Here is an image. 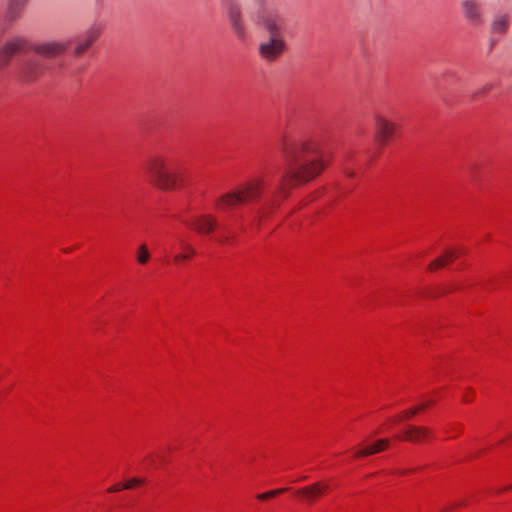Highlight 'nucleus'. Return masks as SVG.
Instances as JSON below:
<instances>
[{"label":"nucleus","mask_w":512,"mask_h":512,"mask_svg":"<svg viewBox=\"0 0 512 512\" xmlns=\"http://www.w3.org/2000/svg\"><path fill=\"white\" fill-rule=\"evenodd\" d=\"M456 257V252L453 250H448L444 253V255L436 258L434 261H432L429 266L428 270L434 271L436 269H439L443 267L448 261H452Z\"/></svg>","instance_id":"obj_19"},{"label":"nucleus","mask_w":512,"mask_h":512,"mask_svg":"<svg viewBox=\"0 0 512 512\" xmlns=\"http://www.w3.org/2000/svg\"><path fill=\"white\" fill-rule=\"evenodd\" d=\"M45 71L44 64L39 60H28L19 68L20 77L26 82H32L42 76Z\"/></svg>","instance_id":"obj_12"},{"label":"nucleus","mask_w":512,"mask_h":512,"mask_svg":"<svg viewBox=\"0 0 512 512\" xmlns=\"http://www.w3.org/2000/svg\"><path fill=\"white\" fill-rule=\"evenodd\" d=\"M281 151L287 169L279 183V191L287 196V190L307 182L321 173L325 164L318 143L311 139L291 138L284 141Z\"/></svg>","instance_id":"obj_1"},{"label":"nucleus","mask_w":512,"mask_h":512,"mask_svg":"<svg viewBox=\"0 0 512 512\" xmlns=\"http://www.w3.org/2000/svg\"><path fill=\"white\" fill-rule=\"evenodd\" d=\"M389 445L388 439H379L375 443L368 445L355 452V457H366L381 452Z\"/></svg>","instance_id":"obj_15"},{"label":"nucleus","mask_w":512,"mask_h":512,"mask_svg":"<svg viewBox=\"0 0 512 512\" xmlns=\"http://www.w3.org/2000/svg\"><path fill=\"white\" fill-rule=\"evenodd\" d=\"M252 3L250 20L269 33L268 39L259 44V54L265 61L274 62L286 48L285 40L281 35L283 18L269 0H252Z\"/></svg>","instance_id":"obj_2"},{"label":"nucleus","mask_w":512,"mask_h":512,"mask_svg":"<svg viewBox=\"0 0 512 512\" xmlns=\"http://www.w3.org/2000/svg\"><path fill=\"white\" fill-rule=\"evenodd\" d=\"M150 258L151 254L148 249V246L145 243L140 244L135 251L136 261L141 265H145L148 263Z\"/></svg>","instance_id":"obj_20"},{"label":"nucleus","mask_w":512,"mask_h":512,"mask_svg":"<svg viewBox=\"0 0 512 512\" xmlns=\"http://www.w3.org/2000/svg\"><path fill=\"white\" fill-rule=\"evenodd\" d=\"M345 174H346L348 177H353L354 172H353V171H350V170H346V171H345Z\"/></svg>","instance_id":"obj_27"},{"label":"nucleus","mask_w":512,"mask_h":512,"mask_svg":"<svg viewBox=\"0 0 512 512\" xmlns=\"http://www.w3.org/2000/svg\"><path fill=\"white\" fill-rule=\"evenodd\" d=\"M509 25V16L506 14H500L494 17L491 23V29L494 33L504 34L507 31Z\"/></svg>","instance_id":"obj_17"},{"label":"nucleus","mask_w":512,"mask_h":512,"mask_svg":"<svg viewBox=\"0 0 512 512\" xmlns=\"http://www.w3.org/2000/svg\"><path fill=\"white\" fill-rule=\"evenodd\" d=\"M223 7L232 32L239 40L244 41L248 36V26L241 4L236 0H224Z\"/></svg>","instance_id":"obj_5"},{"label":"nucleus","mask_w":512,"mask_h":512,"mask_svg":"<svg viewBox=\"0 0 512 512\" xmlns=\"http://www.w3.org/2000/svg\"><path fill=\"white\" fill-rule=\"evenodd\" d=\"M430 404H432V402L423 403V404H421V405L417 406L416 408H418V409H419V411H421V410H424V409H425L427 406H429Z\"/></svg>","instance_id":"obj_26"},{"label":"nucleus","mask_w":512,"mask_h":512,"mask_svg":"<svg viewBox=\"0 0 512 512\" xmlns=\"http://www.w3.org/2000/svg\"><path fill=\"white\" fill-rule=\"evenodd\" d=\"M428 435L429 430L425 427L409 426L408 429L405 431L404 439L412 442H418L421 439L427 437Z\"/></svg>","instance_id":"obj_16"},{"label":"nucleus","mask_w":512,"mask_h":512,"mask_svg":"<svg viewBox=\"0 0 512 512\" xmlns=\"http://www.w3.org/2000/svg\"><path fill=\"white\" fill-rule=\"evenodd\" d=\"M179 245L181 249L183 250V253L176 254L174 256L175 262H181L189 259L191 256L196 254L195 249L187 243L183 238L178 239Z\"/></svg>","instance_id":"obj_18"},{"label":"nucleus","mask_w":512,"mask_h":512,"mask_svg":"<svg viewBox=\"0 0 512 512\" xmlns=\"http://www.w3.org/2000/svg\"><path fill=\"white\" fill-rule=\"evenodd\" d=\"M144 483V480L143 479H140V478H132L130 479L129 481H127L122 488L124 489H131L132 487H134L135 485H140Z\"/></svg>","instance_id":"obj_23"},{"label":"nucleus","mask_w":512,"mask_h":512,"mask_svg":"<svg viewBox=\"0 0 512 512\" xmlns=\"http://www.w3.org/2000/svg\"><path fill=\"white\" fill-rule=\"evenodd\" d=\"M145 170L151 183L160 190H175L182 182L180 164L173 158L162 155L152 156L147 161Z\"/></svg>","instance_id":"obj_3"},{"label":"nucleus","mask_w":512,"mask_h":512,"mask_svg":"<svg viewBox=\"0 0 512 512\" xmlns=\"http://www.w3.org/2000/svg\"><path fill=\"white\" fill-rule=\"evenodd\" d=\"M375 122V140L385 145L388 140L394 135L397 125L383 116L376 114L374 117Z\"/></svg>","instance_id":"obj_9"},{"label":"nucleus","mask_w":512,"mask_h":512,"mask_svg":"<svg viewBox=\"0 0 512 512\" xmlns=\"http://www.w3.org/2000/svg\"><path fill=\"white\" fill-rule=\"evenodd\" d=\"M263 182L260 179L247 181L237 187L236 190L223 194L217 201L219 208L225 209L237 204L246 203L260 197Z\"/></svg>","instance_id":"obj_4"},{"label":"nucleus","mask_w":512,"mask_h":512,"mask_svg":"<svg viewBox=\"0 0 512 512\" xmlns=\"http://www.w3.org/2000/svg\"><path fill=\"white\" fill-rule=\"evenodd\" d=\"M329 489V485L325 482H315L310 485L301 487L295 491V494L302 502L311 505L317 501Z\"/></svg>","instance_id":"obj_8"},{"label":"nucleus","mask_w":512,"mask_h":512,"mask_svg":"<svg viewBox=\"0 0 512 512\" xmlns=\"http://www.w3.org/2000/svg\"><path fill=\"white\" fill-rule=\"evenodd\" d=\"M120 490H121V486H119V485H117V484H116V485L111 486V487L108 489V492H111V493H112V492H118V491H120Z\"/></svg>","instance_id":"obj_25"},{"label":"nucleus","mask_w":512,"mask_h":512,"mask_svg":"<svg viewBox=\"0 0 512 512\" xmlns=\"http://www.w3.org/2000/svg\"><path fill=\"white\" fill-rule=\"evenodd\" d=\"M69 41L50 40L36 43L32 46V50L39 56L44 58H55L64 54L68 48Z\"/></svg>","instance_id":"obj_7"},{"label":"nucleus","mask_w":512,"mask_h":512,"mask_svg":"<svg viewBox=\"0 0 512 512\" xmlns=\"http://www.w3.org/2000/svg\"><path fill=\"white\" fill-rule=\"evenodd\" d=\"M28 0H8L6 18L15 21L20 18Z\"/></svg>","instance_id":"obj_14"},{"label":"nucleus","mask_w":512,"mask_h":512,"mask_svg":"<svg viewBox=\"0 0 512 512\" xmlns=\"http://www.w3.org/2000/svg\"><path fill=\"white\" fill-rule=\"evenodd\" d=\"M100 34L99 29L91 27L87 29L82 35L75 38L73 56L81 57L96 41Z\"/></svg>","instance_id":"obj_10"},{"label":"nucleus","mask_w":512,"mask_h":512,"mask_svg":"<svg viewBox=\"0 0 512 512\" xmlns=\"http://www.w3.org/2000/svg\"><path fill=\"white\" fill-rule=\"evenodd\" d=\"M269 209H270V207L268 206V207L263 208V209L258 211L256 219H255V222H256L257 225H259L261 220H262V218L265 217L266 214L269 213Z\"/></svg>","instance_id":"obj_24"},{"label":"nucleus","mask_w":512,"mask_h":512,"mask_svg":"<svg viewBox=\"0 0 512 512\" xmlns=\"http://www.w3.org/2000/svg\"><path fill=\"white\" fill-rule=\"evenodd\" d=\"M461 9L464 18L472 25H480L483 22V11L477 0H462Z\"/></svg>","instance_id":"obj_11"},{"label":"nucleus","mask_w":512,"mask_h":512,"mask_svg":"<svg viewBox=\"0 0 512 512\" xmlns=\"http://www.w3.org/2000/svg\"><path fill=\"white\" fill-rule=\"evenodd\" d=\"M286 490H287L286 488H279V489L271 490V491H268V492H265V493L258 494L257 498L259 500L264 501V500H267V499H269L271 497L279 495V494L285 492Z\"/></svg>","instance_id":"obj_21"},{"label":"nucleus","mask_w":512,"mask_h":512,"mask_svg":"<svg viewBox=\"0 0 512 512\" xmlns=\"http://www.w3.org/2000/svg\"><path fill=\"white\" fill-rule=\"evenodd\" d=\"M28 47L24 37L15 36L7 39L0 47V69L7 67L12 58Z\"/></svg>","instance_id":"obj_6"},{"label":"nucleus","mask_w":512,"mask_h":512,"mask_svg":"<svg viewBox=\"0 0 512 512\" xmlns=\"http://www.w3.org/2000/svg\"><path fill=\"white\" fill-rule=\"evenodd\" d=\"M419 412V409L414 407V408H411L409 410H405L403 413H402V416L400 417H397L395 418V422H398L400 421L401 419H407V418H411L413 416H415L417 413Z\"/></svg>","instance_id":"obj_22"},{"label":"nucleus","mask_w":512,"mask_h":512,"mask_svg":"<svg viewBox=\"0 0 512 512\" xmlns=\"http://www.w3.org/2000/svg\"><path fill=\"white\" fill-rule=\"evenodd\" d=\"M189 225L200 234H208L216 228L217 220L212 215L202 214L195 216Z\"/></svg>","instance_id":"obj_13"}]
</instances>
